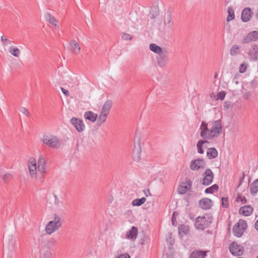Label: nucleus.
<instances>
[{
	"mask_svg": "<svg viewBox=\"0 0 258 258\" xmlns=\"http://www.w3.org/2000/svg\"><path fill=\"white\" fill-rule=\"evenodd\" d=\"M38 167H37L36 160L34 158L29 159L28 162V167L30 176L34 177L36 173L37 168L38 171L41 174L44 173L45 172V166L46 164V160L44 157L41 155L38 160Z\"/></svg>",
	"mask_w": 258,
	"mask_h": 258,
	"instance_id": "1",
	"label": "nucleus"
},
{
	"mask_svg": "<svg viewBox=\"0 0 258 258\" xmlns=\"http://www.w3.org/2000/svg\"><path fill=\"white\" fill-rule=\"evenodd\" d=\"M159 27L165 32H170L173 29V21L171 13L169 11L162 14L158 22Z\"/></svg>",
	"mask_w": 258,
	"mask_h": 258,
	"instance_id": "2",
	"label": "nucleus"
},
{
	"mask_svg": "<svg viewBox=\"0 0 258 258\" xmlns=\"http://www.w3.org/2000/svg\"><path fill=\"white\" fill-rule=\"evenodd\" d=\"M112 106L111 100H107L102 105L99 114H97L96 122L97 125H101L106 121Z\"/></svg>",
	"mask_w": 258,
	"mask_h": 258,
	"instance_id": "3",
	"label": "nucleus"
},
{
	"mask_svg": "<svg viewBox=\"0 0 258 258\" xmlns=\"http://www.w3.org/2000/svg\"><path fill=\"white\" fill-rule=\"evenodd\" d=\"M49 234L54 233L60 229L63 223L61 216L56 213H53L49 215Z\"/></svg>",
	"mask_w": 258,
	"mask_h": 258,
	"instance_id": "4",
	"label": "nucleus"
},
{
	"mask_svg": "<svg viewBox=\"0 0 258 258\" xmlns=\"http://www.w3.org/2000/svg\"><path fill=\"white\" fill-rule=\"evenodd\" d=\"M142 153L141 140L140 137L135 139L134 148L132 152V158L136 162H139L141 160Z\"/></svg>",
	"mask_w": 258,
	"mask_h": 258,
	"instance_id": "5",
	"label": "nucleus"
},
{
	"mask_svg": "<svg viewBox=\"0 0 258 258\" xmlns=\"http://www.w3.org/2000/svg\"><path fill=\"white\" fill-rule=\"evenodd\" d=\"M210 131L207 136L212 137V139L218 136L222 131V125L219 120L210 122L208 123Z\"/></svg>",
	"mask_w": 258,
	"mask_h": 258,
	"instance_id": "6",
	"label": "nucleus"
},
{
	"mask_svg": "<svg viewBox=\"0 0 258 258\" xmlns=\"http://www.w3.org/2000/svg\"><path fill=\"white\" fill-rule=\"evenodd\" d=\"M247 227V225L246 221L240 219L233 228V233L236 237H240L242 235Z\"/></svg>",
	"mask_w": 258,
	"mask_h": 258,
	"instance_id": "7",
	"label": "nucleus"
},
{
	"mask_svg": "<svg viewBox=\"0 0 258 258\" xmlns=\"http://www.w3.org/2000/svg\"><path fill=\"white\" fill-rule=\"evenodd\" d=\"M211 223L210 219L207 216L199 217L196 221L195 225L198 229H204Z\"/></svg>",
	"mask_w": 258,
	"mask_h": 258,
	"instance_id": "8",
	"label": "nucleus"
},
{
	"mask_svg": "<svg viewBox=\"0 0 258 258\" xmlns=\"http://www.w3.org/2000/svg\"><path fill=\"white\" fill-rule=\"evenodd\" d=\"M206 166L205 161L202 159H197L191 161L190 168L191 170L196 171L204 169Z\"/></svg>",
	"mask_w": 258,
	"mask_h": 258,
	"instance_id": "9",
	"label": "nucleus"
},
{
	"mask_svg": "<svg viewBox=\"0 0 258 258\" xmlns=\"http://www.w3.org/2000/svg\"><path fill=\"white\" fill-rule=\"evenodd\" d=\"M191 186L192 181L189 179H187L185 181L182 182L178 187V193L181 195L186 194L190 190Z\"/></svg>",
	"mask_w": 258,
	"mask_h": 258,
	"instance_id": "10",
	"label": "nucleus"
},
{
	"mask_svg": "<svg viewBox=\"0 0 258 258\" xmlns=\"http://www.w3.org/2000/svg\"><path fill=\"white\" fill-rule=\"evenodd\" d=\"M71 123L78 132H83L86 128L83 121L77 117H72L71 119Z\"/></svg>",
	"mask_w": 258,
	"mask_h": 258,
	"instance_id": "11",
	"label": "nucleus"
},
{
	"mask_svg": "<svg viewBox=\"0 0 258 258\" xmlns=\"http://www.w3.org/2000/svg\"><path fill=\"white\" fill-rule=\"evenodd\" d=\"M50 204L52 207L58 208L63 205L61 196L58 193L54 192L51 198Z\"/></svg>",
	"mask_w": 258,
	"mask_h": 258,
	"instance_id": "12",
	"label": "nucleus"
},
{
	"mask_svg": "<svg viewBox=\"0 0 258 258\" xmlns=\"http://www.w3.org/2000/svg\"><path fill=\"white\" fill-rule=\"evenodd\" d=\"M229 250L232 254L234 255H241L244 251L243 247L235 242H233L230 244Z\"/></svg>",
	"mask_w": 258,
	"mask_h": 258,
	"instance_id": "13",
	"label": "nucleus"
},
{
	"mask_svg": "<svg viewBox=\"0 0 258 258\" xmlns=\"http://www.w3.org/2000/svg\"><path fill=\"white\" fill-rule=\"evenodd\" d=\"M200 135L202 137L205 139H212V137L207 136V134H208L211 130L210 129L208 123H206L204 121H203L200 126Z\"/></svg>",
	"mask_w": 258,
	"mask_h": 258,
	"instance_id": "14",
	"label": "nucleus"
},
{
	"mask_svg": "<svg viewBox=\"0 0 258 258\" xmlns=\"http://www.w3.org/2000/svg\"><path fill=\"white\" fill-rule=\"evenodd\" d=\"M138 234V229L137 227L132 226L125 233V238L128 240H135Z\"/></svg>",
	"mask_w": 258,
	"mask_h": 258,
	"instance_id": "15",
	"label": "nucleus"
},
{
	"mask_svg": "<svg viewBox=\"0 0 258 258\" xmlns=\"http://www.w3.org/2000/svg\"><path fill=\"white\" fill-rule=\"evenodd\" d=\"M252 16V12L249 8H245L241 13V19L243 22L250 21Z\"/></svg>",
	"mask_w": 258,
	"mask_h": 258,
	"instance_id": "16",
	"label": "nucleus"
},
{
	"mask_svg": "<svg viewBox=\"0 0 258 258\" xmlns=\"http://www.w3.org/2000/svg\"><path fill=\"white\" fill-rule=\"evenodd\" d=\"M258 40V31H253L249 32L244 38L243 42L244 43H249L251 41H255Z\"/></svg>",
	"mask_w": 258,
	"mask_h": 258,
	"instance_id": "17",
	"label": "nucleus"
},
{
	"mask_svg": "<svg viewBox=\"0 0 258 258\" xmlns=\"http://www.w3.org/2000/svg\"><path fill=\"white\" fill-rule=\"evenodd\" d=\"M70 49L74 54L78 55L81 52V47L79 43L75 40H72L70 44Z\"/></svg>",
	"mask_w": 258,
	"mask_h": 258,
	"instance_id": "18",
	"label": "nucleus"
},
{
	"mask_svg": "<svg viewBox=\"0 0 258 258\" xmlns=\"http://www.w3.org/2000/svg\"><path fill=\"white\" fill-rule=\"evenodd\" d=\"M213 179V173L211 170L207 169L205 172V177L203 179V184L208 185L211 184Z\"/></svg>",
	"mask_w": 258,
	"mask_h": 258,
	"instance_id": "19",
	"label": "nucleus"
},
{
	"mask_svg": "<svg viewBox=\"0 0 258 258\" xmlns=\"http://www.w3.org/2000/svg\"><path fill=\"white\" fill-rule=\"evenodd\" d=\"M168 56L167 51L166 50H163L162 53L160 54L158 57V63L161 67H164L167 64Z\"/></svg>",
	"mask_w": 258,
	"mask_h": 258,
	"instance_id": "20",
	"label": "nucleus"
},
{
	"mask_svg": "<svg viewBox=\"0 0 258 258\" xmlns=\"http://www.w3.org/2000/svg\"><path fill=\"white\" fill-rule=\"evenodd\" d=\"M253 211V208L248 205L241 207L239 209L240 214L244 216H248L250 215Z\"/></svg>",
	"mask_w": 258,
	"mask_h": 258,
	"instance_id": "21",
	"label": "nucleus"
},
{
	"mask_svg": "<svg viewBox=\"0 0 258 258\" xmlns=\"http://www.w3.org/2000/svg\"><path fill=\"white\" fill-rule=\"evenodd\" d=\"M200 206L203 209H209L212 206V201L208 198H203L199 202Z\"/></svg>",
	"mask_w": 258,
	"mask_h": 258,
	"instance_id": "22",
	"label": "nucleus"
},
{
	"mask_svg": "<svg viewBox=\"0 0 258 258\" xmlns=\"http://www.w3.org/2000/svg\"><path fill=\"white\" fill-rule=\"evenodd\" d=\"M97 117V113H95L92 111H88L84 113V118L86 120H89L92 122L96 121Z\"/></svg>",
	"mask_w": 258,
	"mask_h": 258,
	"instance_id": "23",
	"label": "nucleus"
},
{
	"mask_svg": "<svg viewBox=\"0 0 258 258\" xmlns=\"http://www.w3.org/2000/svg\"><path fill=\"white\" fill-rule=\"evenodd\" d=\"M208 142L207 141L200 140L197 145V149L198 153L203 154L204 149L208 148Z\"/></svg>",
	"mask_w": 258,
	"mask_h": 258,
	"instance_id": "24",
	"label": "nucleus"
},
{
	"mask_svg": "<svg viewBox=\"0 0 258 258\" xmlns=\"http://www.w3.org/2000/svg\"><path fill=\"white\" fill-rule=\"evenodd\" d=\"M248 54L251 59H256L258 57V45H253L249 49Z\"/></svg>",
	"mask_w": 258,
	"mask_h": 258,
	"instance_id": "25",
	"label": "nucleus"
},
{
	"mask_svg": "<svg viewBox=\"0 0 258 258\" xmlns=\"http://www.w3.org/2000/svg\"><path fill=\"white\" fill-rule=\"evenodd\" d=\"M49 24L55 30H58L60 28L59 21L54 16H49Z\"/></svg>",
	"mask_w": 258,
	"mask_h": 258,
	"instance_id": "26",
	"label": "nucleus"
},
{
	"mask_svg": "<svg viewBox=\"0 0 258 258\" xmlns=\"http://www.w3.org/2000/svg\"><path fill=\"white\" fill-rule=\"evenodd\" d=\"M258 192V178L254 180L250 186V192L252 195H255Z\"/></svg>",
	"mask_w": 258,
	"mask_h": 258,
	"instance_id": "27",
	"label": "nucleus"
},
{
	"mask_svg": "<svg viewBox=\"0 0 258 258\" xmlns=\"http://www.w3.org/2000/svg\"><path fill=\"white\" fill-rule=\"evenodd\" d=\"M150 49L153 52L158 53V54H161L163 52V50L165 49H163L161 48L160 46H158L157 45L155 44H151L149 46Z\"/></svg>",
	"mask_w": 258,
	"mask_h": 258,
	"instance_id": "28",
	"label": "nucleus"
},
{
	"mask_svg": "<svg viewBox=\"0 0 258 258\" xmlns=\"http://www.w3.org/2000/svg\"><path fill=\"white\" fill-rule=\"evenodd\" d=\"M206 255L205 251H195L191 253L190 258H205Z\"/></svg>",
	"mask_w": 258,
	"mask_h": 258,
	"instance_id": "29",
	"label": "nucleus"
},
{
	"mask_svg": "<svg viewBox=\"0 0 258 258\" xmlns=\"http://www.w3.org/2000/svg\"><path fill=\"white\" fill-rule=\"evenodd\" d=\"M207 155L209 159L215 158L218 156V152L215 148L208 149Z\"/></svg>",
	"mask_w": 258,
	"mask_h": 258,
	"instance_id": "30",
	"label": "nucleus"
},
{
	"mask_svg": "<svg viewBox=\"0 0 258 258\" xmlns=\"http://www.w3.org/2000/svg\"><path fill=\"white\" fill-rule=\"evenodd\" d=\"M146 202V199L143 197L141 199H136L132 202V205L133 206H140Z\"/></svg>",
	"mask_w": 258,
	"mask_h": 258,
	"instance_id": "31",
	"label": "nucleus"
},
{
	"mask_svg": "<svg viewBox=\"0 0 258 258\" xmlns=\"http://www.w3.org/2000/svg\"><path fill=\"white\" fill-rule=\"evenodd\" d=\"M9 52L15 57H19L20 54V50L16 46H11L9 48Z\"/></svg>",
	"mask_w": 258,
	"mask_h": 258,
	"instance_id": "32",
	"label": "nucleus"
},
{
	"mask_svg": "<svg viewBox=\"0 0 258 258\" xmlns=\"http://www.w3.org/2000/svg\"><path fill=\"white\" fill-rule=\"evenodd\" d=\"M60 146L59 142L57 139L55 137H52L49 139V146L53 148L58 147Z\"/></svg>",
	"mask_w": 258,
	"mask_h": 258,
	"instance_id": "33",
	"label": "nucleus"
},
{
	"mask_svg": "<svg viewBox=\"0 0 258 258\" xmlns=\"http://www.w3.org/2000/svg\"><path fill=\"white\" fill-rule=\"evenodd\" d=\"M240 52V47L237 45H234L231 47L230 49V54L232 56L237 55Z\"/></svg>",
	"mask_w": 258,
	"mask_h": 258,
	"instance_id": "34",
	"label": "nucleus"
},
{
	"mask_svg": "<svg viewBox=\"0 0 258 258\" xmlns=\"http://www.w3.org/2000/svg\"><path fill=\"white\" fill-rule=\"evenodd\" d=\"M218 186L217 184H214L210 187L206 189L205 192L206 194H213L217 192L218 189Z\"/></svg>",
	"mask_w": 258,
	"mask_h": 258,
	"instance_id": "35",
	"label": "nucleus"
},
{
	"mask_svg": "<svg viewBox=\"0 0 258 258\" xmlns=\"http://www.w3.org/2000/svg\"><path fill=\"white\" fill-rule=\"evenodd\" d=\"M189 232V228L187 226L181 225L179 228V234L182 236L183 235L187 234Z\"/></svg>",
	"mask_w": 258,
	"mask_h": 258,
	"instance_id": "36",
	"label": "nucleus"
},
{
	"mask_svg": "<svg viewBox=\"0 0 258 258\" xmlns=\"http://www.w3.org/2000/svg\"><path fill=\"white\" fill-rule=\"evenodd\" d=\"M228 15L227 18V21L229 22L233 20L235 18L234 11L231 8H229L228 10Z\"/></svg>",
	"mask_w": 258,
	"mask_h": 258,
	"instance_id": "37",
	"label": "nucleus"
},
{
	"mask_svg": "<svg viewBox=\"0 0 258 258\" xmlns=\"http://www.w3.org/2000/svg\"><path fill=\"white\" fill-rule=\"evenodd\" d=\"M1 39L4 46H7L11 44L12 41L7 38V37L4 35L1 36Z\"/></svg>",
	"mask_w": 258,
	"mask_h": 258,
	"instance_id": "38",
	"label": "nucleus"
},
{
	"mask_svg": "<svg viewBox=\"0 0 258 258\" xmlns=\"http://www.w3.org/2000/svg\"><path fill=\"white\" fill-rule=\"evenodd\" d=\"M236 201L237 202H241L242 204H245L246 203V199L245 197L241 195L238 194L236 198Z\"/></svg>",
	"mask_w": 258,
	"mask_h": 258,
	"instance_id": "39",
	"label": "nucleus"
},
{
	"mask_svg": "<svg viewBox=\"0 0 258 258\" xmlns=\"http://www.w3.org/2000/svg\"><path fill=\"white\" fill-rule=\"evenodd\" d=\"M248 64L246 63H243L240 64L239 68V72L240 73H244L246 72Z\"/></svg>",
	"mask_w": 258,
	"mask_h": 258,
	"instance_id": "40",
	"label": "nucleus"
},
{
	"mask_svg": "<svg viewBox=\"0 0 258 258\" xmlns=\"http://www.w3.org/2000/svg\"><path fill=\"white\" fill-rule=\"evenodd\" d=\"M226 94V92L224 91H221L219 92L217 94L218 100L220 99L221 100H223L225 97Z\"/></svg>",
	"mask_w": 258,
	"mask_h": 258,
	"instance_id": "41",
	"label": "nucleus"
},
{
	"mask_svg": "<svg viewBox=\"0 0 258 258\" xmlns=\"http://www.w3.org/2000/svg\"><path fill=\"white\" fill-rule=\"evenodd\" d=\"M20 111L22 113L25 114L27 116H28V117L30 116V113L29 112L28 110L25 107H21L20 108Z\"/></svg>",
	"mask_w": 258,
	"mask_h": 258,
	"instance_id": "42",
	"label": "nucleus"
},
{
	"mask_svg": "<svg viewBox=\"0 0 258 258\" xmlns=\"http://www.w3.org/2000/svg\"><path fill=\"white\" fill-rule=\"evenodd\" d=\"M121 37L122 39L124 40H131L132 39V36L130 34L127 33H123Z\"/></svg>",
	"mask_w": 258,
	"mask_h": 258,
	"instance_id": "43",
	"label": "nucleus"
},
{
	"mask_svg": "<svg viewBox=\"0 0 258 258\" xmlns=\"http://www.w3.org/2000/svg\"><path fill=\"white\" fill-rule=\"evenodd\" d=\"M222 206L224 208L228 207V200L226 198H222Z\"/></svg>",
	"mask_w": 258,
	"mask_h": 258,
	"instance_id": "44",
	"label": "nucleus"
},
{
	"mask_svg": "<svg viewBox=\"0 0 258 258\" xmlns=\"http://www.w3.org/2000/svg\"><path fill=\"white\" fill-rule=\"evenodd\" d=\"M42 142L43 144L48 145V138L47 135H44L42 139Z\"/></svg>",
	"mask_w": 258,
	"mask_h": 258,
	"instance_id": "45",
	"label": "nucleus"
},
{
	"mask_svg": "<svg viewBox=\"0 0 258 258\" xmlns=\"http://www.w3.org/2000/svg\"><path fill=\"white\" fill-rule=\"evenodd\" d=\"M130 255L127 253H123L118 255L116 258H130Z\"/></svg>",
	"mask_w": 258,
	"mask_h": 258,
	"instance_id": "46",
	"label": "nucleus"
},
{
	"mask_svg": "<svg viewBox=\"0 0 258 258\" xmlns=\"http://www.w3.org/2000/svg\"><path fill=\"white\" fill-rule=\"evenodd\" d=\"M61 90L65 96H69V95H70L69 92L67 90L63 88H61Z\"/></svg>",
	"mask_w": 258,
	"mask_h": 258,
	"instance_id": "47",
	"label": "nucleus"
},
{
	"mask_svg": "<svg viewBox=\"0 0 258 258\" xmlns=\"http://www.w3.org/2000/svg\"><path fill=\"white\" fill-rule=\"evenodd\" d=\"M210 97L214 100H218L217 95L214 93H212L210 94Z\"/></svg>",
	"mask_w": 258,
	"mask_h": 258,
	"instance_id": "48",
	"label": "nucleus"
},
{
	"mask_svg": "<svg viewBox=\"0 0 258 258\" xmlns=\"http://www.w3.org/2000/svg\"><path fill=\"white\" fill-rule=\"evenodd\" d=\"M144 192L146 197H149V196H151V192L149 189L144 190Z\"/></svg>",
	"mask_w": 258,
	"mask_h": 258,
	"instance_id": "49",
	"label": "nucleus"
},
{
	"mask_svg": "<svg viewBox=\"0 0 258 258\" xmlns=\"http://www.w3.org/2000/svg\"><path fill=\"white\" fill-rule=\"evenodd\" d=\"M45 231L46 232V233H48V223L47 224H46V226H45Z\"/></svg>",
	"mask_w": 258,
	"mask_h": 258,
	"instance_id": "50",
	"label": "nucleus"
},
{
	"mask_svg": "<svg viewBox=\"0 0 258 258\" xmlns=\"http://www.w3.org/2000/svg\"><path fill=\"white\" fill-rule=\"evenodd\" d=\"M255 228L258 231V220L256 221L255 223Z\"/></svg>",
	"mask_w": 258,
	"mask_h": 258,
	"instance_id": "51",
	"label": "nucleus"
},
{
	"mask_svg": "<svg viewBox=\"0 0 258 258\" xmlns=\"http://www.w3.org/2000/svg\"><path fill=\"white\" fill-rule=\"evenodd\" d=\"M125 214H127L128 215H130L133 214V212L132 211L128 210L125 213Z\"/></svg>",
	"mask_w": 258,
	"mask_h": 258,
	"instance_id": "52",
	"label": "nucleus"
},
{
	"mask_svg": "<svg viewBox=\"0 0 258 258\" xmlns=\"http://www.w3.org/2000/svg\"><path fill=\"white\" fill-rule=\"evenodd\" d=\"M9 176H11V175H10V174H9V175H7V174H6V175H5L4 176V177H3L4 180H5L6 179H7V177Z\"/></svg>",
	"mask_w": 258,
	"mask_h": 258,
	"instance_id": "53",
	"label": "nucleus"
},
{
	"mask_svg": "<svg viewBox=\"0 0 258 258\" xmlns=\"http://www.w3.org/2000/svg\"><path fill=\"white\" fill-rule=\"evenodd\" d=\"M44 249H41V252H43V251L44 250Z\"/></svg>",
	"mask_w": 258,
	"mask_h": 258,
	"instance_id": "54",
	"label": "nucleus"
},
{
	"mask_svg": "<svg viewBox=\"0 0 258 258\" xmlns=\"http://www.w3.org/2000/svg\"><path fill=\"white\" fill-rule=\"evenodd\" d=\"M226 1L227 3H228L229 2V0H225Z\"/></svg>",
	"mask_w": 258,
	"mask_h": 258,
	"instance_id": "55",
	"label": "nucleus"
},
{
	"mask_svg": "<svg viewBox=\"0 0 258 258\" xmlns=\"http://www.w3.org/2000/svg\"><path fill=\"white\" fill-rule=\"evenodd\" d=\"M46 258H47V257H46Z\"/></svg>",
	"mask_w": 258,
	"mask_h": 258,
	"instance_id": "56",
	"label": "nucleus"
}]
</instances>
